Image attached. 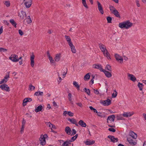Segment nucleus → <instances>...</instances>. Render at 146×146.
Returning a JSON list of instances; mask_svg holds the SVG:
<instances>
[{"instance_id":"obj_52","label":"nucleus","mask_w":146,"mask_h":146,"mask_svg":"<svg viewBox=\"0 0 146 146\" xmlns=\"http://www.w3.org/2000/svg\"><path fill=\"white\" fill-rule=\"evenodd\" d=\"M135 2L136 3L137 6L138 7H140V5L139 3V1L138 0H135Z\"/></svg>"},{"instance_id":"obj_33","label":"nucleus","mask_w":146,"mask_h":146,"mask_svg":"<svg viewBox=\"0 0 146 146\" xmlns=\"http://www.w3.org/2000/svg\"><path fill=\"white\" fill-rule=\"evenodd\" d=\"M43 92L38 91L36 92L35 94L34 95H35L36 96H43Z\"/></svg>"},{"instance_id":"obj_30","label":"nucleus","mask_w":146,"mask_h":146,"mask_svg":"<svg viewBox=\"0 0 146 146\" xmlns=\"http://www.w3.org/2000/svg\"><path fill=\"white\" fill-rule=\"evenodd\" d=\"M99 47L101 50L104 49L106 50V46L100 43L99 44Z\"/></svg>"},{"instance_id":"obj_18","label":"nucleus","mask_w":146,"mask_h":146,"mask_svg":"<svg viewBox=\"0 0 146 146\" xmlns=\"http://www.w3.org/2000/svg\"><path fill=\"white\" fill-rule=\"evenodd\" d=\"M24 23H27V24H29L31 23L32 20L30 16H28L24 21Z\"/></svg>"},{"instance_id":"obj_45","label":"nucleus","mask_w":146,"mask_h":146,"mask_svg":"<svg viewBox=\"0 0 146 146\" xmlns=\"http://www.w3.org/2000/svg\"><path fill=\"white\" fill-rule=\"evenodd\" d=\"M48 59L51 63H54L55 62V60H54L52 57L48 58Z\"/></svg>"},{"instance_id":"obj_6","label":"nucleus","mask_w":146,"mask_h":146,"mask_svg":"<svg viewBox=\"0 0 146 146\" xmlns=\"http://www.w3.org/2000/svg\"><path fill=\"white\" fill-rule=\"evenodd\" d=\"M40 143V144L44 145L46 143L45 137L43 135H41L39 138Z\"/></svg>"},{"instance_id":"obj_35","label":"nucleus","mask_w":146,"mask_h":146,"mask_svg":"<svg viewBox=\"0 0 146 146\" xmlns=\"http://www.w3.org/2000/svg\"><path fill=\"white\" fill-rule=\"evenodd\" d=\"M95 141H87L85 142V143L86 145H90L94 143Z\"/></svg>"},{"instance_id":"obj_5","label":"nucleus","mask_w":146,"mask_h":146,"mask_svg":"<svg viewBox=\"0 0 146 146\" xmlns=\"http://www.w3.org/2000/svg\"><path fill=\"white\" fill-rule=\"evenodd\" d=\"M0 88L2 90L9 92L10 91L9 87L7 84H3L0 86Z\"/></svg>"},{"instance_id":"obj_48","label":"nucleus","mask_w":146,"mask_h":146,"mask_svg":"<svg viewBox=\"0 0 146 146\" xmlns=\"http://www.w3.org/2000/svg\"><path fill=\"white\" fill-rule=\"evenodd\" d=\"M68 100L70 102H71L72 101V95H71V94L70 93H68Z\"/></svg>"},{"instance_id":"obj_41","label":"nucleus","mask_w":146,"mask_h":146,"mask_svg":"<svg viewBox=\"0 0 146 146\" xmlns=\"http://www.w3.org/2000/svg\"><path fill=\"white\" fill-rule=\"evenodd\" d=\"M68 120L71 123L74 124V123H75L76 122V121L75 119L73 118L72 119L69 118L68 119Z\"/></svg>"},{"instance_id":"obj_50","label":"nucleus","mask_w":146,"mask_h":146,"mask_svg":"<svg viewBox=\"0 0 146 146\" xmlns=\"http://www.w3.org/2000/svg\"><path fill=\"white\" fill-rule=\"evenodd\" d=\"M76 138L74 136L72 137L71 139L70 140V143L71 142L74 141L75 140H76Z\"/></svg>"},{"instance_id":"obj_36","label":"nucleus","mask_w":146,"mask_h":146,"mask_svg":"<svg viewBox=\"0 0 146 146\" xmlns=\"http://www.w3.org/2000/svg\"><path fill=\"white\" fill-rule=\"evenodd\" d=\"M73 84L74 86L78 90L80 89V86L76 81H74L73 82Z\"/></svg>"},{"instance_id":"obj_22","label":"nucleus","mask_w":146,"mask_h":146,"mask_svg":"<svg viewBox=\"0 0 146 146\" xmlns=\"http://www.w3.org/2000/svg\"><path fill=\"white\" fill-rule=\"evenodd\" d=\"M64 37L66 40L68 42L69 45L73 43L71 41V38L69 36L65 35Z\"/></svg>"},{"instance_id":"obj_31","label":"nucleus","mask_w":146,"mask_h":146,"mask_svg":"<svg viewBox=\"0 0 146 146\" xmlns=\"http://www.w3.org/2000/svg\"><path fill=\"white\" fill-rule=\"evenodd\" d=\"M10 22L15 28L17 27V24L13 19H10Z\"/></svg>"},{"instance_id":"obj_63","label":"nucleus","mask_w":146,"mask_h":146,"mask_svg":"<svg viewBox=\"0 0 146 146\" xmlns=\"http://www.w3.org/2000/svg\"><path fill=\"white\" fill-rule=\"evenodd\" d=\"M47 56L48 57V58H50V57H51L50 56V54L49 53V51H47Z\"/></svg>"},{"instance_id":"obj_61","label":"nucleus","mask_w":146,"mask_h":146,"mask_svg":"<svg viewBox=\"0 0 146 146\" xmlns=\"http://www.w3.org/2000/svg\"><path fill=\"white\" fill-rule=\"evenodd\" d=\"M93 90L94 91V92L95 94H99V91L97 90H95V89H94Z\"/></svg>"},{"instance_id":"obj_57","label":"nucleus","mask_w":146,"mask_h":146,"mask_svg":"<svg viewBox=\"0 0 146 146\" xmlns=\"http://www.w3.org/2000/svg\"><path fill=\"white\" fill-rule=\"evenodd\" d=\"M72 135H73L75 134L76 133V131L74 129H72Z\"/></svg>"},{"instance_id":"obj_23","label":"nucleus","mask_w":146,"mask_h":146,"mask_svg":"<svg viewBox=\"0 0 146 146\" xmlns=\"http://www.w3.org/2000/svg\"><path fill=\"white\" fill-rule=\"evenodd\" d=\"M129 135L134 139H136L137 137V134L132 131L130 132Z\"/></svg>"},{"instance_id":"obj_40","label":"nucleus","mask_w":146,"mask_h":146,"mask_svg":"<svg viewBox=\"0 0 146 146\" xmlns=\"http://www.w3.org/2000/svg\"><path fill=\"white\" fill-rule=\"evenodd\" d=\"M138 86L139 88V90L141 91L142 90V88L143 87V84L142 83H141L140 82H138Z\"/></svg>"},{"instance_id":"obj_9","label":"nucleus","mask_w":146,"mask_h":146,"mask_svg":"<svg viewBox=\"0 0 146 146\" xmlns=\"http://www.w3.org/2000/svg\"><path fill=\"white\" fill-rule=\"evenodd\" d=\"M24 4L27 8H29L31 5L32 3L31 0H24Z\"/></svg>"},{"instance_id":"obj_4","label":"nucleus","mask_w":146,"mask_h":146,"mask_svg":"<svg viewBox=\"0 0 146 146\" xmlns=\"http://www.w3.org/2000/svg\"><path fill=\"white\" fill-rule=\"evenodd\" d=\"M97 2L98 4V8L99 12L102 15L103 14L104 11L101 4L98 1H97Z\"/></svg>"},{"instance_id":"obj_20","label":"nucleus","mask_w":146,"mask_h":146,"mask_svg":"<svg viewBox=\"0 0 146 146\" xmlns=\"http://www.w3.org/2000/svg\"><path fill=\"white\" fill-rule=\"evenodd\" d=\"M127 141L129 143L132 145H135L136 144V142L134 141L130 138H129L127 139Z\"/></svg>"},{"instance_id":"obj_62","label":"nucleus","mask_w":146,"mask_h":146,"mask_svg":"<svg viewBox=\"0 0 146 146\" xmlns=\"http://www.w3.org/2000/svg\"><path fill=\"white\" fill-rule=\"evenodd\" d=\"M24 127L25 126H22V127L21 128V130L20 131L21 133H22L24 131Z\"/></svg>"},{"instance_id":"obj_15","label":"nucleus","mask_w":146,"mask_h":146,"mask_svg":"<svg viewBox=\"0 0 146 146\" xmlns=\"http://www.w3.org/2000/svg\"><path fill=\"white\" fill-rule=\"evenodd\" d=\"M32 101V99L31 98H25L23 100V106L26 105V103L27 102H31Z\"/></svg>"},{"instance_id":"obj_2","label":"nucleus","mask_w":146,"mask_h":146,"mask_svg":"<svg viewBox=\"0 0 146 146\" xmlns=\"http://www.w3.org/2000/svg\"><path fill=\"white\" fill-rule=\"evenodd\" d=\"M109 8L112 13L113 14L117 17H120L119 12L115 7L113 6L110 5Z\"/></svg>"},{"instance_id":"obj_17","label":"nucleus","mask_w":146,"mask_h":146,"mask_svg":"<svg viewBox=\"0 0 146 146\" xmlns=\"http://www.w3.org/2000/svg\"><path fill=\"white\" fill-rule=\"evenodd\" d=\"M61 57V54L60 53H58L56 54V55L55 56L54 58L55 61L56 62H58Z\"/></svg>"},{"instance_id":"obj_39","label":"nucleus","mask_w":146,"mask_h":146,"mask_svg":"<svg viewBox=\"0 0 146 146\" xmlns=\"http://www.w3.org/2000/svg\"><path fill=\"white\" fill-rule=\"evenodd\" d=\"M84 90L89 96L90 94V91L89 89H87L86 88L84 89Z\"/></svg>"},{"instance_id":"obj_54","label":"nucleus","mask_w":146,"mask_h":146,"mask_svg":"<svg viewBox=\"0 0 146 146\" xmlns=\"http://www.w3.org/2000/svg\"><path fill=\"white\" fill-rule=\"evenodd\" d=\"M9 77V75H6V76L5 77L4 79L7 82L8 80V78Z\"/></svg>"},{"instance_id":"obj_3","label":"nucleus","mask_w":146,"mask_h":146,"mask_svg":"<svg viewBox=\"0 0 146 146\" xmlns=\"http://www.w3.org/2000/svg\"><path fill=\"white\" fill-rule=\"evenodd\" d=\"M9 58L13 62H17L19 61L18 56L15 54H12Z\"/></svg>"},{"instance_id":"obj_49","label":"nucleus","mask_w":146,"mask_h":146,"mask_svg":"<svg viewBox=\"0 0 146 146\" xmlns=\"http://www.w3.org/2000/svg\"><path fill=\"white\" fill-rule=\"evenodd\" d=\"M30 90H33L35 89V87L32 85H30L29 86Z\"/></svg>"},{"instance_id":"obj_28","label":"nucleus","mask_w":146,"mask_h":146,"mask_svg":"<svg viewBox=\"0 0 146 146\" xmlns=\"http://www.w3.org/2000/svg\"><path fill=\"white\" fill-rule=\"evenodd\" d=\"M78 124L82 127H85L86 126V123L82 120H80L79 121Z\"/></svg>"},{"instance_id":"obj_46","label":"nucleus","mask_w":146,"mask_h":146,"mask_svg":"<svg viewBox=\"0 0 146 146\" xmlns=\"http://www.w3.org/2000/svg\"><path fill=\"white\" fill-rule=\"evenodd\" d=\"M97 113V115L101 117H104V115L101 112H98V113Z\"/></svg>"},{"instance_id":"obj_26","label":"nucleus","mask_w":146,"mask_h":146,"mask_svg":"<svg viewBox=\"0 0 146 146\" xmlns=\"http://www.w3.org/2000/svg\"><path fill=\"white\" fill-rule=\"evenodd\" d=\"M65 131L66 133L68 135L70 134L72 132L71 130L69 127H66Z\"/></svg>"},{"instance_id":"obj_47","label":"nucleus","mask_w":146,"mask_h":146,"mask_svg":"<svg viewBox=\"0 0 146 146\" xmlns=\"http://www.w3.org/2000/svg\"><path fill=\"white\" fill-rule=\"evenodd\" d=\"M45 123L47 126L51 128L52 126V124L50 122H46Z\"/></svg>"},{"instance_id":"obj_29","label":"nucleus","mask_w":146,"mask_h":146,"mask_svg":"<svg viewBox=\"0 0 146 146\" xmlns=\"http://www.w3.org/2000/svg\"><path fill=\"white\" fill-rule=\"evenodd\" d=\"M71 144L70 141V140H67L65 141L64 142V143L62 145V146H67L68 145Z\"/></svg>"},{"instance_id":"obj_16","label":"nucleus","mask_w":146,"mask_h":146,"mask_svg":"<svg viewBox=\"0 0 146 146\" xmlns=\"http://www.w3.org/2000/svg\"><path fill=\"white\" fill-rule=\"evenodd\" d=\"M108 138L110 139L111 141L113 143H115L117 142L118 139L117 138H115L113 136L111 135L108 136Z\"/></svg>"},{"instance_id":"obj_1","label":"nucleus","mask_w":146,"mask_h":146,"mask_svg":"<svg viewBox=\"0 0 146 146\" xmlns=\"http://www.w3.org/2000/svg\"><path fill=\"white\" fill-rule=\"evenodd\" d=\"M133 25V23L130 22L129 21H127L119 23V27L121 28H124L127 29L130 28Z\"/></svg>"},{"instance_id":"obj_24","label":"nucleus","mask_w":146,"mask_h":146,"mask_svg":"<svg viewBox=\"0 0 146 146\" xmlns=\"http://www.w3.org/2000/svg\"><path fill=\"white\" fill-rule=\"evenodd\" d=\"M69 46H70V48L71 49V50L72 52L74 53H75L76 52V51L75 48V47L73 45V43L69 45Z\"/></svg>"},{"instance_id":"obj_43","label":"nucleus","mask_w":146,"mask_h":146,"mask_svg":"<svg viewBox=\"0 0 146 146\" xmlns=\"http://www.w3.org/2000/svg\"><path fill=\"white\" fill-rule=\"evenodd\" d=\"M4 4L7 7H9L10 6V2L9 1H5L4 2Z\"/></svg>"},{"instance_id":"obj_53","label":"nucleus","mask_w":146,"mask_h":146,"mask_svg":"<svg viewBox=\"0 0 146 146\" xmlns=\"http://www.w3.org/2000/svg\"><path fill=\"white\" fill-rule=\"evenodd\" d=\"M9 77V75H6V76L5 77L4 79L7 82L8 80V78Z\"/></svg>"},{"instance_id":"obj_10","label":"nucleus","mask_w":146,"mask_h":146,"mask_svg":"<svg viewBox=\"0 0 146 146\" xmlns=\"http://www.w3.org/2000/svg\"><path fill=\"white\" fill-rule=\"evenodd\" d=\"M35 55L33 53H32L31 56L30 60H31V65L32 67H33L35 65V62L34 59L35 58Z\"/></svg>"},{"instance_id":"obj_32","label":"nucleus","mask_w":146,"mask_h":146,"mask_svg":"<svg viewBox=\"0 0 146 146\" xmlns=\"http://www.w3.org/2000/svg\"><path fill=\"white\" fill-rule=\"evenodd\" d=\"M42 106L41 105H40L38 106L35 110V111L36 112H38L39 111H40L42 109Z\"/></svg>"},{"instance_id":"obj_19","label":"nucleus","mask_w":146,"mask_h":146,"mask_svg":"<svg viewBox=\"0 0 146 146\" xmlns=\"http://www.w3.org/2000/svg\"><path fill=\"white\" fill-rule=\"evenodd\" d=\"M67 114L70 117H72L74 115V113L71 112L70 111H64L63 115L64 116H66V115Z\"/></svg>"},{"instance_id":"obj_7","label":"nucleus","mask_w":146,"mask_h":146,"mask_svg":"<svg viewBox=\"0 0 146 146\" xmlns=\"http://www.w3.org/2000/svg\"><path fill=\"white\" fill-rule=\"evenodd\" d=\"M101 103L104 106H108L111 103V101L110 100L108 99L106 100L103 101Z\"/></svg>"},{"instance_id":"obj_51","label":"nucleus","mask_w":146,"mask_h":146,"mask_svg":"<svg viewBox=\"0 0 146 146\" xmlns=\"http://www.w3.org/2000/svg\"><path fill=\"white\" fill-rule=\"evenodd\" d=\"M108 130L109 131L113 132H114L116 131L113 128H110L108 129Z\"/></svg>"},{"instance_id":"obj_34","label":"nucleus","mask_w":146,"mask_h":146,"mask_svg":"<svg viewBox=\"0 0 146 146\" xmlns=\"http://www.w3.org/2000/svg\"><path fill=\"white\" fill-rule=\"evenodd\" d=\"M105 69L106 70H108L110 72H111L112 71L111 67L110 65L108 64L106 65L105 67Z\"/></svg>"},{"instance_id":"obj_58","label":"nucleus","mask_w":146,"mask_h":146,"mask_svg":"<svg viewBox=\"0 0 146 146\" xmlns=\"http://www.w3.org/2000/svg\"><path fill=\"white\" fill-rule=\"evenodd\" d=\"M25 123H26L25 120L24 119H23V121H22V126H25Z\"/></svg>"},{"instance_id":"obj_42","label":"nucleus","mask_w":146,"mask_h":146,"mask_svg":"<svg viewBox=\"0 0 146 146\" xmlns=\"http://www.w3.org/2000/svg\"><path fill=\"white\" fill-rule=\"evenodd\" d=\"M117 93L115 90H114V92L112 94V97L113 98H115L117 95Z\"/></svg>"},{"instance_id":"obj_14","label":"nucleus","mask_w":146,"mask_h":146,"mask_svg":"<svg viewBox=\"0 0 146 146\" xmlns=\"http://www.w3.org/2000/svg\"><path fill=\"white\" fill-rule=\"evenodd\" d=\"M93 67L95 69H99L101 71H102L104 69L101 64H96L93 65Z\"/></svg>"},{"instance_id":"obj_59","label":"nucleus","mask_w":146,"mask_h":146,"mask_svg":"<svg viewBox=\"0 0 146 146\" xmlns=\"http://www.w3.org/2000/svg\"><path fill=\"white\" fill-rule=\"evenodd\" d=\"M76 104L77 105L80 107H82V103L80 102L76 103Z\"/></svg>"},{"instance_id":"obj_44","label":"nucleus","mask_w":146,"mask_h":146,"mask_svg":"<svg viewBox=\"0 0 146 146\" xmlns=\"http://www.w3.org/2000/svg\"><path fill=\"white\" fill-rule=\"evenodd\" d=\"M107 20L108 23H111L112 18L111 17H108L107 18Z\"/></svg>"},{"instance_id":"obj_21","label":"nucleus","mask_w":146,"mask_h":146,"mask_svg":"<svg viewBox=\"0 0 146 146\" xmlns=\"http://www.w3.org/2000/svg\"><path fill=\"white\" fill-rule=\"evenodd\" d=\"M115 118V115H110L108 117V118L107 119V120L108 121L107 122L108 123V120H109L110 121H111L112 122H114V119Z\"/></svg>"},{"instance_id":"obj_25","label":"nucleus","mask_w":146,"mask_h":146,"mask_svg":"<svg viewBox=\"0 0 146 146\" xmlns=\"http://www.w3.org/2000/svg\"><path fill=\"white\" fill-rule=\"evenodd\" d=\"M128 77L129 78V79H130L131 80L135 82L136 80V78L133 75L131 74H128Z\"/></svg>"},{"instance_id":"obj_13","label":"nucleus","mask_w":146,"mask_h":146,"mask_svg":"<svg viewBox=\"0 0 146 146\" xmlns=\"http://www.w3.org/2000/svg\"><path fill=\"white\" fill-rule=\"evenodd\" d=\"M102 72H104L107 78H109L112 76L111 72H109L104 69L103 70Z\"/></svg>"},{"instance_id":"obj_8","label":"nucleus","mask_w":146,"mask_h":146,"mask_svg":"<svg viewBox=\"0 0 146 146\" xmlns=\"http://www.w3.org/2000/svg\"><path fill=\"white\" fill-rule=\"evenodd\" d=\"M134 114L133 112H124L123 114V116L125 117H130L132 115Z\"/></svg>"},{"instance_id":"obj_12","label":"nucleus","mask_w":146,"mask_h":146,"mask_svg":"<svg viewBox=\"0 0 146 146\" xmlns=\"http://www.w3.org/2000/svg\"><path fill=\"white\" fill-rule=\"evenodd\" d=\"M115 56L117 60L119 61L121 63H122L123 62V59L122 58L119 54H115Z\"/></svg>"},{"instance_id":"obj_56","label":"nucleus","mask_w":146,"mask_h":146,"mask_svg":"<svg viewBox=\"0 0 146 146\" xmlns=\"http://www.w3.org/2000/svg\"><path fill=\"white\" fill-rule=\"evenodd\" d=\"M53 106L56 108L58 107V106L57 104L56 103L55 101H54L52 103Z\"/></svg>"},{"instance_id":"obj_60","label":"nucleus","mask_w":146,"mask_h":146,"mask_svg":"<svg viewBox=\"0 0 146 146\" xmlns=\"http://www.w3.org/2000/svg\"><path fill=\"white\" fill-rule=\"evenodd\" d=\"M116 118L117 120H122L123 117H120L118 116H117L116 117Z\"/></svg>"},{"instance_id":"obj_11","label":"nucleus","mask_w":146,"mask_h":146,"mask_svg":"<svg viewBox=\"0 0 146 146\" xmlns=\"http://www.w3.org/2000/svg\"><path fill=\"white\" fill-rule=\"evenodd\" d=\"M18 16L21 19H23L26 17V14L25 12L21 11L19 13Z\"/></svg>"},{"instance_id":"obj_38","label":"nucleus","mask_w":146,"mask_h":146,"mask_svg":"<svg viewBox=\"0 0 146 146\" xmlns=\"http://www.w3.org/2000/svg\"><path fill=\"white\" fill-rule=\"evenodd\" d=\"M90 76L89 75V73L86 74L84 77V79L85 80H87L90 78Z\"/></svg>"},{"instance_id":"obj_27","label":"nucleus","mask_w":146,"mask_h":146,"mask_svg":"<svg viewBox=\"0 0 146 146\" xmlns=\"http://www.w3.org/2000/svg\"><path fill=\"white\" fill-rule=\"evenodd\" d=\"M104 55L108 59H111V58L110 56V55L109 53L108 52V50L106 51L104 53H103Z\"/></svg>"},{"instance_id":"obj_64","label":"nucleus","mask_w":146,"mask_h":146,"mask_svg":"<svg viewBox=\"0 0 146 146\" xmlns=\"http://www.w3.org/2000/svg\"><path fill=\"white\" fill-rule=\"evenodd\" d=\"M3 32V26H2L1 27L0 29V34L1 35Z\"/></svg>"},{"instance_id":"obj_55","label":"nucleus","mask_w":146,"mask_h":146,"mask_svg":"<svg viewBox=\"0 0 146 146\" xmlns=\"http://www.w3.org/2000/svg\"><path fill=\"white\" fill-rule=\"evenodd\" d=\"M19 33L21 36L23 35V32L22 31L21 29H19Z\"/></svg>"},{"instance_id":"obj_37","label":"nucleus","mask_w":146,"mask_h":146,"mask_svg":"<svg viewBox=\"0 0 146 146\" xmlns=\"http://www.w3.org/2000/svg\"><path fill=\"white\" fill-rule=\"evenodd\" d=\"M82 3L83 5L86 9L88 8V6H87L86 0H82Z\"/></svg>"}]
</instances>
